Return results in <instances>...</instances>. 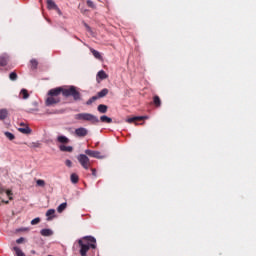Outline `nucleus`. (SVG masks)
Instances as JSON below:
<instances>
[{"instance_id":"nucleus-1","label":"nucleus","mask_w":256,"mask_h":256,"mask_svg":"<svg viewBox=\"0 0 256 256\" xmlns=\"http://www.w3.org/2000/svg\"><path fill=\"white\" fill-rule=\"evenodd\" d=\"M77 243L80 247L81 256H87L89 249H97V239L93 236H84Z\"/></svg>"},{"instance_id":"nucleus-2","label":"nucleus","mask_w":256,"mask_h":256,"mask_svg":"<svg viewBox=\"0 0 256 256\" xmlns=\"http://www.w3.org/2000/svg\"><path fill=\"white\" fill-rule=\"evenodd\" d=\"M59 95H61V87L49 90L48 97L45 102L47 107H51L52 105H57V103H60L61 98Z\"/></svg>"},{"instance_id":"nucleus-3","label":"nucleus","mask_w":256,"mask_h":256,"mask_svg":"<svg viewBox=\"0 0 256 256\" xmlns=\"http://www.w3.org/2000/svg\"><path fill=\"white\" fill-rule=\"evenodd\" d=\"M61 93L63 97H73L75 101L81 99V94L79 93V91H77V88H75V86H70L69 88L61 87Z\"/></svg>"},{"instance_id":"nucleus-4","label":"nucleus","mask_w":256,"mask_h":256,"mask_svg":"<svg viewBox=\"0 0 256 256\" xmlns=\"http://www.w3.org/2000/svg\"><path fill=\"white\" fill-rule=\"evenodd\" d=\"M74 119L77 121H89L90 123H99V118L91 113H79L74 115Z\"/></svg>"},{"instance_id":"nucleus-5","label":"nucleus","mask_w":256,"mask_h":256,"mask_svg":"<svg viewBox=\"0 0 256 256\" xmlns=\"http://www.w3.org/2000/svg\"><path fill=\"white\" fill-rule=\"evenodd\" d=\"M6 197L9 200H5ZM0 201L6 205L9 204V201H13V192H11V190H5L0 187Z\"/></svg>"},{"instance_id":"nucleus-6","label":"nucleus","mask_w":256,"mask_h":256,"mask_svg":"<svg viewBox=\"0 0 256 256\" xmlns=\"http://www.w3.org/2000/svg\"><path fill=\"white\" fill-rule=\"evenodd\" d=\"M80 165H82L83 169H89V167H91V160L89 159V157H87V155L85 154H80L77 157Z\"/></svg>"},{"instance_id":"nucleus-7","label":"nucleus","mask_w":256,"mask_h":256,"mask_svg":"<svg viewBox=\"0 0 256 256\" xmlns=\"http://www.w3.org/2000/svg\"><path fill=\"white\" fill-rule=\"evenodd\" d=\"M86 155L88 157H94V159H103V156H101V152L95 151V150H85Z\"/></svg>"},{"instance_id":"nucleus-8","label":"nucleus","mask_w":256,"mask_h":256,"mask_svg":"<svg viewBox=\"0 0 256 256\" xmlns=\"http://www.w3.org/2000/svg\"><path fill=\"white\" fill-rule=\"evenodd\" d=\"M74 133L76 137H87L89 130H87V128L80 127L77 128Z\"/></svg>"},{"instance_id":"nucleus-9","label":"nucleus","mask_w":256,"mask_h":256,"mask_svg":"<svg viewBox=\"0 0 256 256\" xmlns=\"http://www.w3.org/2000/svg\"><path fill=\"white\" fill-rule=\"evenodd\" d=\"M143 119H147V116H135L128 118L126 120L127 123H137V121H143Z\"/></svg>"},{"instance_id":"nucleus-10","label":"nucleus","mask_w":256,"mask_h":256,"mask_svg":"<svg viewBox=\"0 0 256 256\" xmlns=\"http://www.w3.org/2000/svg\"><path fill=\"white\" fill-rule=\"evenodd\" d=\"M8 61H9V56L7 54H3L2 56H0V67H5Z\"/></svg>"},{"instance_id":"nucleus-11","label":"nucleus","mask_w":256,"mask_h":256,"mask_svg":"<svg viewBox=\"0 0 256 256\" xmlns=\"http://www.w3.org/2000/svg\"><path fill=\"white\" fill-rule=\"evenodd\" d=\"M40 234L42 235V237H51V235H53V230L51 229H42L40 231Z\"/></svg>"},{"instance_id":"nucleus-12","label":"nucleus","mask_w":256,"mask_h":256,"mask_svg":"<svg viewBox=\"0 0 256 256\" xmlns=\"http://www.w3.org/2000/svg\"><path fill=\"white\" fill-rule=\"evenodd\" d=\"M46 4H47V9L51 10V9H57V4L55 3V1L53 0H46Z\"/></svg>"},{"instance_id":"nucleus-13","label":"nucleus","mask_w":256,"mask_h":256,"mask_svg":"<svg viewBox=\"0 0 256 256\" xmlns=\"http://www.w3.org/2000/svg\"><path fill=\"white\" fill-rule=\"evenodd\" d=\"M8 115H9V111H7V109H1L0 110V121H5V119H7Z\"/></svg>"},{"instance_id":"nucleus-14","label":"nucleus","mask_w":256,"mask_h":256,"mask_svg":"<svg viewBox=\"0 0 256 256\" xmlns=\"http://www.w3.org/2000/svg\"><path fill=\"white\" fill-rule=\"evenodd\" d=\"M59 149H60V151H63L64 153H72L73 152V148L71 146L60 145Z\"/></svg>"},{"instance_id":"nucleus-15","label":"nucleus","mask_w":256,"mask_h":256,"mask_svg":"<svg viewBox=\"0 0 256 256\" xmlns=\"http://www.w3.org/2000/svg\"><path fill=\"white\" fill-rule=\"evenodd\" d=\"M57 141L58 143H62L63 145H67V143H69V138H67L66 136H58L57 137Z\"/></svg>"},{"instance_id":"nucleus-16","label":"nucleus","mask_w":256,"mask_h":256,"mask_svg":"<svg viewBox=\"0 0 256 256\" xmlns=\"http://www.w3.org/2000/svg\"><path fill=\"white\" fill-rule=\"evenodd\" d=\"M92 55L95 57V59H99L101 61L103 59V56H101V53L95 49H90Z\"/></svg>"},{"instance_id":"nucleus-17","label":"nucleus","mask_w":256,"mask_h":256,"mask_svg":"<svg viewBox=\"0 0 256 256\" xmlns=\"http://www.w3.org/2000/svg\"><path fill=\"white\" fill-rule=\"evenodd\" d=\"M109 76L107 75V73H105L103 70H100L97 73V79H101V81H103V79H107Z\"/></svg>"},{"instance_id":"nucleus-18","label":"nucleus","mask_w":256,"mask_h":256,"mask_svg":"<svg viewBox=\"0 0 256 256\" xmlns=\"http://www.w3.org/2000/svg\"><path fill=\"white\" fill-rule=\"evenodd\" d=\"M46 217H48V221H51V219H53V217H55V209H49L46 212Z\"/></svg>"},{"instance_id":"nucleus-19","label":"nucleus","mask_w":256,"mask_h":256,"mask_svg":"<svg viewBox=\"0 0 256 256\" xmlns=\"http://www.w3.org/2000/svg\"><path fill=\"white\" fill-rule=\"evenodd\" d=\"M20 98L21 99H29V92L27 91V89H22L20 91Z\"/></svg>"},{"instance_id":"nucleus-20","label":"nucleus","mask_w":256,"mask_h":256,"mask_svg":"<svg viewBox=\"0 0 256 256\" xmlns=\"http://www.w3.org/2000/svg\"><path fill=\"white\" fill-rule=\"evenodd\" d=\"M70 181L71 183H74V184L79 183V175L72 173L70 176Z\"/></svg>"},{"instance_id":"nucleus-21","label":"nucleus","mask_w":256,"mask_h":256,"mask_svg":"<svg viewBox=\"0 0 256 256\" xmlns=\"http://www.w3.org/2000/svg\"><path fill=\"white\" fill-rule=\"evenodd\" d=\"M100 121L102 123H113V119H111V118H109L108 116H105V115L100 117Z\"/></svg>"},{"instance_id":"nucleus-22","label":"nucleus","mask_w":256,"mask_h":256,"mask_svg":"<svg viewBox=\"0 0 256 256\" xmlns=\"http://www.w3.org/2000/svg\"><path fill=\"white\" fill-rule=\"evenodd\" d=\"M13 250L15 251L16 256H25V253H23V250L20 249V248L17 247V246H15V247L13 248Z\"/></svg>"},{"instance_id":"nucleus-23","label":"nucleus","mask_w":256,"mask_h":256,"mask_svg":"<svg viewBox=\"0 0 256 256\" xmlns=\"http://www.w3.org/2000/svg\"><path fill=\"white\" fill-rule=\"evenodd\" d=\"M108 93H109V90L107 88H104L100 92H98V97L100 98L106 97Z\"/></svg>"},{"instance_id":"nucleus-24","label":"nucleus","mask_w":256,"mask_h":256,"mask_svg":"<svg viewBox=\"0 0 256 256\" xmlns=\"http://www.w3.org/2000/svg\"><path fill=\"white\" fill-rule=\"evenodd\" d=\"M153 103L156 107H161V98H159V96H154Z\"/></svg>"},{"instance_id":"nucleus-25","label":"nucleus","mask_w":256,"mask_h":256,"mask_svg":"<svg viewBox=\"0 0 256 256\" xmlns=\"http://www.w3.org/2000/svg\"><path fill=\"white\" fill-rule=\"evenodd\" d=\"M98 111H99V113H107V105H105V104H100V105L98 106Z\"/></svg>"},{"instance_id":"nucleus-26","label":"nucleus","mask_w":256,"mask_h":256,"mask_svg":"<svg viewBox=\"0 0 256 256\" xmlns=\"http://www.w3.org/2000/svg\"><path fill=\"white\" fill-rule=\"evenodd\" d=\"M64 209H67V203H65V202L58 206L57 211H58V213H63Z\"/></svg>"},{"instance_id":"nucleus-27","label":"nucleus","mask_w":256,"mask_h":256,"mask_svg":"<svg viewBox=\"0 0 256 256\" xmlns=\"http://www.w3.org/2000/svg\"><path fill=\"white\" fill-rule=\"evenodd\" d=\"M20 133H24L25 135H29L31 133V129L29 127L19 128Z\"/></svg>"},{"instance_id":"nucleus-28","label":"nucleus","mask_w":256,"mask_h":256,"mask_svg":"<svg viewBox=\"0 0 256 256\" xmlns=\"http://www.w3.org/2000/svg\"><path fill=\"white\" fill-rule=\"evenodd\" d=\"M86 5H87L88 7H90V9H97V6H96L95 3H94L93 1H91V0H87Z\"/></svg>"},{"instance_id":"nucleus-29","label":"nucleus","mask_w":256,"mask_h":256,"mask_svg":"<svg viewBox=\"0 0 256 256\" xmlns=\"http://www.w3.org/2000/svg\"><path fill=\"white\" fill-rule=\"evenodd\" d=\"M4 135L7 137V139H9V141H13V139H15V135H13L11 132H5Z\"/></svg>"},{"instance_id":"nucleus-30","label":"nucleus","mask_w":256,"mask_h":256,"mask_svg":"<svg viewBox=\"0 0 256 256\" xmlns=\"http://www.w3.org/2000/svg\"><path fill=\"white\" fill-rule=\"evenodd\" d=\"M9 79H10L11 81H17V73H16V72L10 73Z\"/></svg>"},{"instance_id":"nucleus-31","label":"nucleus","mask_w":256,"mask_h":256,"mask_svg":"<svg viewBox=\"0 0 256 256\" xmlns=\"http://www.w3.org/2000/svg\"><path fill=\"white\" fill-rule=\"evenodd\" d=\"M95 101H97V96H93L92 98H90V99L86 102V105H92L93 103H95Z\"/></svg>"},{"instance_id":"nucleus-32","label":"nucleus","mask_w":256,"mask_h":256,"mask_svg":"<svg viewBox=\"0 0 256 256\" xmlns=\"http://www.w3.org/2000/svg\"><path fill=\"white\" fill-rule=\"evenodd\" d=\"M36 185L37 187H45V180L38 179Z\"/></svg>"},{"instance_id":"nucleus-33","label":"nucleus","mask_w":256,"mask_h":256,"mask_svg":"<svg viewBox=\"0 0 256 256\" xmlns=\"http://www.w3.org/2000/svg\"><path fill=\"white\" fill-rule=\"evenodd\" d=\"M39 223H41V218H34L31 221V225H39Z\"/></svg>"},{"instance_id":"nucleus-34","label":"nucleus","mask_w":256,"mask_h":256,"mask_svg":"<svg viewBox=\"0 0 256 256\" xmlns=\"http://www.w3.org/2000/svg\"><path fill=\"white\" fill-rule=\"evenodd\" d=\"M32 69H35L38 65L37 60L33 59L30 61Z\"/></svg>"},{"instance_id":"nucleus-35","label":"nucleus","mask_w":256,"mask_h":256,"mask_svg":"<svg viewBox=\"0 0 256 256\" xmlns=\"http://www.w3.org/2000/svg\"><path fill=\"white\" fill-rule=\"evenodd\" d=\"M65 165L66 167H73V162L71 160H66Z\"/></svg>"},{"instance_id":"nucleus-36","label":"nucleus","mask_w":256,"mask_h":256,"mask_svg":"<svg viewBox=\"0 0 256 256\" xmlns=\"http://www.w3.org/2000/svg\"><path fill=\"white\" fill-rule=\"evenodd\" d=\"M23 241H25V238L21 237L16 240V243L21 244V243H23Z\"/></svg>"},{"instance_id":"nucleus-37","label":"nucleus","mask_w":256,"mask_h":256,"mask_svg":"<svg viewBox=\"0 0 256 256\" xmlns=\"http://www.w3.org/2000/svg\"><path fill=\"white\" fill-rule=\"evenodd\" d=\"M91 171H92V175H93L94 177H97V170L94 169V168H92Z\"/></svg>"},{"instance_id":"nucleus-38","label":"nucleus","mask_w":256,"mask_h":256,"mask_svg":"<svg viewBox=\"0 0 256 256\" xmlns=\"http://www.w3.org/2000/svg\"><path fill=\"white\" fill-rule=\"evenodd\" d=\"M54 11H57L58 15H62L61 9H59V6L54 9Z\"/></svg>"},{"instance_id":"nucleus-39","label":"nucleus","mask_w":256,"mask_h":256,"mask_svg":"<svg viewBox=\"0 0 256 256\" xmlns=\"http://www.w3.org/2000/svg\"><path fill=\"white\" fill-rule=\"evenodd\" d=\"M84 25H85L87 31H88L89 33H91V27H90L89 25H87V24H84Z\"/></svg>"},{"instance_id":"nucleus-40","label":"nucleus","mask_w":256,"mask_h":256,"mask_svg":"<svg viewBox=\"0 0 256 256\" xmlns=\"http://www.w3.org/2000/svg\"><path fill=\"white\" fill-rule=\"evenodd\" d=\"M32 147H39V142L32 143Z\"/></svg>"},{"instance_id":"nucleus-41","label":"nucleus","mask_w":256,"mask_h":256,"mask_svg":"<svg viewBox=\"0 0 256 256\" xmlns=\"http://www.w3.org/2000/svg\"><path fill=\"white\" fill-rule=\"evenodd\" d=\"M34 111H38V109H30L29 113H34Z\"/></svg>"}]
</instances>
